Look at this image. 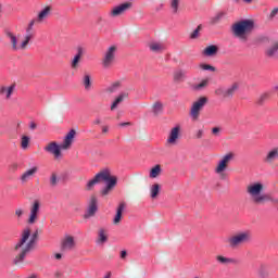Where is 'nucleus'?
Returning <instances> with one entry per match:
<instances>
[{"mask_svg":"<svg viewBox=\"0 0 278 278\" xmlns=\"http://www.w3.org/2000/svg\"><path fill=\"white\" fill-rule=\"evenodd\" d=\"M54 257H55V260H62V254L55 253V254H54Z\"/></svg>","mask_w":278,"mask_h":278,"instance_id":"13d9d810","label":"nucleus"},{"mask_svg":"<svg viewBox=\"0 0 278 278\" xmlns=\"http://www.w3.org/2000/svg\"><path fill=\"white\" fill-rule=\"evenodd\" d=\"M121 81H115L106 88V92H110L111 94L114 92H118V90H121Z\"/></svg>","mask_w":278,"mask_h":278,"instance_id":"2f4dec72","label":"nucleus"},{"mask_svg":"<svg viewBox=\"0 0 278 278\" xmlns=\"http://www.w3.org/2000/svg\"><path fill=\"white\" fill-rule=\"evenodd\" d=\"M51 14V7H46L43 10H41L37 15L38 23H45L49 18V15Z\"/></svg>","mask_w":278,"mask_h":278,"instance_id":"6ab92c4d","label":"nucleus"},{"mask_svg":"<svg viewBox=\"0 0 278 278\" xmlns=\"http://www.w3.org/2000/svg\"><path fill=\"white\" fill-rule=\"evenodd\" d=\"M233 153H227L226 155H224L215 168L216 175H223V173L227 170V166L229 165V162L233 160Z\"/></svg>","mask_w":278,"mask_h":278,"instance_id":"9b49d317","label":"nucleus"},{"mask_svg":"<svg viewBox=\"0 0 278 278\" xmlns=\"http://www.w3.org/2000/svg\"><path fill=\"white\" fill-rule=\"evenodd\" d=\"M276 14H278V7L273 9V11L269 14V18L271 20L275 18Z\"/></svg>","mask_w":278,"mask_h":278,"instance_id":"49530a36","label":"nucleus"},{"mask_svg":"<svg viewBox=\"0 0 278 278\" xmlns=\"http://www.w3.org/2000/svg\"><path fill=\"white\" fill-rule=\"evenodd\" d=\"M203 134H204V130H203V129L197 130L195 137L198 138V140H201V138H203Z\"/></svg>","mask_w":278,"mask_h":278,"instance_id":"a18cd8bd","label":"nucleus"},{"mask_svg":"<svg viewBox=\"0 0 278 278\" xmlns=\"http://www.w3.org/2000/svg\"><path fill=\"white\" fill-rule=\"evenodd\" d=\"M25 214V210H23V208H21V207H18V208H16L15 210V216L17 217V218H23V215Z\"/></svg>","mask_w":278,"mask_h":278,"instance_id":"37998d69","label":"nucleus"},{"mask_svg":"<svg viewBox=\"0 0 278 278\" xmlns=\"http://www.w3.org/2000/svg\"><path fill=\"white\" fill-rule=\"evenodd\" d=\"M200 68L202 71H211V73H214V71H216V67L207 64H200Z\"/></svg>","mask_w":278,"mask_h":278,"instance_id":"ea45409f","label":"nucleus"},{"mask_svg":"<svg viewBox=\"0 0 278 278\" xmlns=\"http://www.w3.org/2000/svg\"><path fill=\"white\" fill-rule=\"evenodd\" d=\"M110 277H112V273H109V274H106V275L104 276V278H110Z\"/></svg>","mask_w":278,"mask_h":278,"instance_id":"052dcab7","label":"nucleus"},{"mask_svg":"<svg viewBox=\"0 0 278 278\" xmlns=\"http://www.w3.org/2000/svg\"><path fill=\"white\" fill-rule=\"evenodd\" d=\"M179 3H181V0H169V8L172 10V14L179 13Z\"/></svg>","mask_w":278,"mask_h":278,"instance_id":"a878e982","label":"nucleus"},{"mask_svg":"<svg viewBox=\"0 0 278 278\" xmlns=\"http://www.w3.org/2000/svg\"><path fill=\"white\" fill-rule=\"evenodd\" d=\"M205 103H207V98L202 97L192 104L190 110V116L193 121H197L199 118V114H201V111L203 110V108H205Z\"/></svg>","mask_w":278,"mask_h":278,"instance_id":"9d476101","label":"nucleus"},{"mask_svg":"<svg viewBox=\"0 0 278 278\" xmlns=\"http://www.w3.org/2000/svg\"><path fill=\"white\" fill-rule=\"evenodd\" d=\"M216 261L218 262V264H236V258L226 257L223 255L216 256Z\"/></svg>","mask_w":278,"mask_h":278,"instance_id":"393cba45","label":"nucleus"},{"mask_svg":"<svg viewBox=\"0 0 278 278\" xmlns=\"http://www.w3.org/2000/svg\"><path fill=\"white\" fill-rule=\"evenodd\" d=\"M125 257H127V251L123 250V251L121 252V258H122V260H125Z\"/></svg>","mask_w":278,"mask_h":278,"instance_id":"5fc2aeb1","label":"nucleus"},{"mask_svg":"<svg viewBox=\"0 0 278 278\" xmlns=\"http://www.w3.org/2000/svg\"><path fill=\"white\" fill-rule=\"evenodd\" d=\"M101 181L106 184L105 188L101 191L102 197H108V194H110V190L116 188V184H118L116 176H112L110 169L104 168L87 182V190H92V188L96 187L97 184H101Z\"/></svg>","mask_w":278,"mask_h":278,"instance_id":"f03ea898","label":"nucleus"},{"mask_svg":"<svg viewBox=\"0 0 278 278\" xmlns=\"http://www.w3.org/2000/svg\"><path fill=\"white\" fill-rule=\"evenodd\" d=\"M278 157V149H274L269 151L265 157V162L270 163L274 162V160H277Z\"/></svg>","mask_w":278,"mask_h":278,"instance_id":"c756f323","label":"nucleus"},{"mask_svg":"<svg viewBox=\"0 0 278 278\" xmlns=\"http://www.w3.org/2000/svg\"><path fill=\"white\" fill-rule=\"evenodd\" d=\"M16 92V84H11L10 86H2L0 87V94L7 99V101H10L12 99V94Z\"/></svg>","mask_w":278,"mask_h":278,"instance_id":"2eb2a0df","label":"nucleus"},{"mask_svg":"<svg viewBox=\"0 0 278 278\" xmlns=\"http://www.w3.org/2000/svg\"><path fill=\"white\" fill-rule=\"evenodd\" d=\"M184 79H186V71L176 70L174 72V81H184Z\"/></svg>","mask_w":278,"mask_h":278,"instance_id":"cd10ccee","label":"nucleus"},{"mask_svg":"<svg viewBox=\"0 0 278 278\" xmlns=\"http://www.w3.org/2000/svg\"><path fill=\"white\" fill-rule=\"evenodd\" d=\"M179 138H181V126L176 125L169 130L166 142L167 144H177Z\"/></svg>","mask_w":278,"mask_h":278,"instance_id":"ddd939ff","label":"nucleus"},{"mask_svg":"<svg viewBox=\"0 0 278 278\" xmlns=\"http://www.w3.org/2000/svg\"><path fill=\"white\" fill-rule=\"evenodd\" d=\"M149 49L152 53H162V51L166 50V46L162 41H152L149 45Z\"/></svg>","mask_w":278,"mask_h":278,"instance_id":"f3484780","label":"nucleus"},{"mask_svg":"<svg viewBox=\"0 0 278 278\" xmlns=\"http://www.w3.org/2000/svg\"><path fill=\"white\" fill-rule=\"evenodd\" d=\"M118 48L116 46H110L103 53L102 66L103 68H112L116 60V51Z\"/></svg>","mask_w":278,"mask_h":278,"instance_id":"6e6552de","label":"nucleus"},{"mask_svg":"<svg viewBox=\"0 0 278 278\" xmlns=\"http://www.w3.org/2000/svg\"><path fill=\"white\" fill-rule=\"evenodd\" d=\"M36 23H39L37 17L33 18L29 23H28V27L26 28V36H30V40L31 38H34V33H33V29H34V25Z\"/></svg>","mask_w":278,"mask_h":278,"instance_id":"c85d7f7f","label":"nucleus"},{"mask_svg":"<svg viewBox=\"0 0 278 278\" xmlns=\"http://www.w3.org/2000/svg\"><path fill=\"white\" fill-rule=\"evenodd\" d=\"M36 127H37L36 123L31 122L30 125H29V128L31 130H34V129H36Z\"/></svg>","mask_w":278,"mask_h":278,"instance_id":"4d7b16f0","label":"nucleus"},{"mask_svg":"<svg viewBox=\"0 0 278 278\" xmlns=\"http://www.w3.org/2000/svg\"><path fill=\"white\" fill-rule=\"evenodd\" d=\"M76 134L77 132L75 131V129H71L65 136L63 143L58 144V142L52 141L45 147V151L53 155L54 160H62V150L66 151V149H71V146L73 144V139L75 138Z\"/></svg>","mask_w":278,"mask_h":278,"instance_id":"7ed1b4c3","label":"nucleus"},{"mask_svg":"<svg viewBox=\"0 0 278 278\" xmlns=\"http://www.w3.org/2000/svg\"><path fill=\"white\" fill-rule=\"evenodd\" d=\"M79 60H81V58L76 54L72 61V68H77V64H79Z\"/></svg>","mask_w":278,"mask_h":278,"instance_id":"79ce46f5","label":"nucleus"},{"mask_svg":"<svg viewBox=\"0 0 278 278\" xmlns=\"http://www.w3.org/2000/svg\"><path fill=\"white\" fill-rule=\"evenodd\" d=\"M5 36L11 45L12 51H25V49H27V46L31 41V36L25 35L24 40L18 42V37H16V35L10 30L5 31Z\"/></svg>","mask_w":278,"mask_h":278,"instance_id":"423d86ee","label":"nucleus"},{"mask_svg":"<svg viewBox=\"0 0 278 278\" xmlns=\"http://www.w3.org/2000/svg\"><path fill=\"white\" fill-rule=\"evenodd\" d=\"M21 147L23 151H26V149L29 148V137L28 136H23L21 139Z\"/></svg>","mask_w":278,"mask_h":278,"instance_id":"4c0bfd02","label":"nucleus"},{"mask_svg":"<svg viewBox=\"0 0 278 278\" xmlns=\"http://www.w3.org/2000/svg\"><path fill=\"white\" fill-rule=\"evenodd\" d=\"M83 85L85 87V90L90 91L92 90V80L90 79V75H85L83 78Z\"/></svg>","mask_w":278,"mask_h":278,"instance_id":"7c9ffc66","label":"nucleus"},{"mask_svg":"<svg viewBox=\"0 0 278 278\" xmlns=\"http://www.w3.org/2000/svg\"><path fill=\"white\" fill-rule=\"evenodd\" d=\"M36 173H38V166H33L29 169H27L26 172H24L21 176V182L22 184H27V181H29V179H31L33 177L36 176Z\"/></svg>","mask_w":278,"mask_h":278,"instance_id":"dca6fc26","label":"nucleus"},{"mask_svg":"<svg viewBox=\"0 0 278 278\" xmlns=\"http://www.w3.org/2000/svg\"><path fill=\"white\" fill-rule=\"evenodd\" d=\"M266 99H268V94H267V93H263V94L258 98V100H257L258 105H262V103H264V101H265Z\"/></svg>","mask_w":278,"mask_h":278,"instance_id":"c03bdc74","label":"nucleus"},{"mask_svg":"<svg viewBox=\"0 0 278 278\" xmlns=\"http://www.w3.org/2000/svg\"><path fill=\"white\" fill-rule=\"evenodd\" d=\"M267 201H270L271 203H274V205H277L278 203V199L277 198H270L268 197V200Z\"/></svg>","mask_w":278,"mask_h":278,"instance_id":"3c124183","label":"nucleus"},{"mask_svg":"<svg viewBox=\"0 0 278 278\" xmlns=\"http://www.w3.org/2000/svg\"><path fill=\"white\" fill-rule=\"evenodd\" d=\"M127 97H129V93L127 91L121 92L111 104V110H116V108H118V105H121V103H123V101H125Z\"/></svg>","mask_w":278,"mask_h":278,"instance_id":"a211bd4d","label":"nucleus"},{"mask_svg":"<svg viewBox=\"0 0 278 278\" xmlns=\"http://www.w3.org/2000/svg\"><path fill=\"white\" fill-rule=\"evenodd\" d=\"M125 202L119 203L115 217L113 219L114 225H117V223H121V218H123V212H125Z\"/></svg>","mask_w":278,"mask_h":278,"instance_id":"412c9836","label":"nucleus"},{"mask_svg":"<svg viewBox=\"0 0 278 278\" xmlns=\"http://www.w3.org/2000/svg\"><path fill=\"white\" fill-rule=\"evenodd\" d=\"M58 174L53 173L51 176H50V186H52V188H55V186H58Z\"/></svg>","mask_w":278,"mask_h":278,"instance_id":"58836bf2","label":"nucleus"},{"mask_svg":"<svg viewBox=\"0 0 278 278\" xmlns=\"http://www.w3.org/2000/svg\"><path fill=\"white\" fill-rule=\"evenodd\" d=\"M40 217V201L35 200L30 205V212L28 216V225H36L38 218Z\"/></svg>","mask_w":278,"mask_h":278,"instance_id":"1a4fd4ad","label":"nucleus"},{"mask_svg":"<svg viewBox=\"0 0 278 278\" xmlns=\"http://www.w3.org/2000/svg\"><path fill=\"white\" fill-rule=\"evenodd\" d=\"M226 242L228 243L229 249H240L242 244L251 242V231L245 230L236 233L235 236L229 237Z\"/></svg>","mask_w":278,"mask_h":278,"instance_id":"0eeeda50","label":"nucleus"},{"mask_svg":"<svg viewBox=\"0 0 278 278\" xmlns=\"http://www.w3.org/2000/svg\"><path fill=\"white\" fill-rule=\"evenodd\" d=\"M199 31H201V26H198L192 34L190 35L191 40H194L197 38H199Z\"/></svg>","mask_w":278,"mask_h":278,"instance_id":"a19ab883","label":"nucleus"},{"mask_svg":"<svg viewBox=\"0 0 278 278\" xmlns=\"http://www.w3.org/2000/svg\"><path fill=\"white\" fill-rule=\"evenodd\" d=\"M161 174H162V166L155 165L150 170V179H155V178L160 177Z\"/></svg>","mask_w":278,"mask_h":278,"instance_id":"b1692460","label":"nucleus"},{"mask_svg":"<svg viewBox=\"0 0 278 278\" xmlns=\"http://www.w3.org/2000/svg\"><path fill=\"white\" fill-rule=\"evenodd\" d=\"M93 125H101V117H97V118L93 121Z\"/></svg>","mask_w":278,"mask_h":278,"instance_id":"6e6d98bb","label":"nucleus"},{"mask_svg":"<svg viewBox=\"0 0 278 278\" xmlns=\"http://www.w3.org/2000/svg\"><path fill=\"white\" fill-rule=\"evenodd\" d=\"M223 18V13H218L216 16L213 17V23H218Z\"/></svg>","mask_w":278,"mask_h":278,"instance_id":"de8ad7c7","label":"nucleus"},{"mask_svg":"<svg viewBox=\"0 0 278 278\" xmlns=\"http://www.w3.org/2000/svg\"><path fill=\"white\" fill-rule=\"evenodd\" d=\"M264 185L262 182H254L247 188V192L252 199L253 203L260 205L268 201V195L263 193Z\"/></svg>","mask_w":278,"mask_h":278,"instance_id":"39448f33","label":"nucleus"},{"mask_svg":"<svg viewBox=\"0 0 278 278\" xmlns=\"http://www.w3.org/2000/svg\"><path fill=\"white\" fill-rule=\"evenodd\" d=\"M210 84V78L203 79L201 83L193 86V90H203V88H207Z\"/></svg>","mask_w":278,"mask_h":278,"instance_id":"f704fd0d","label":"nucleus"},{"mask_svg":"<svg viewBox=\"0 0 278 278\" xmlns=\"http://www.w3.org/2000/svg\"><path fill=\"white\" fill-rule=\"evenodd\" d=\"M97 212H99V206L97 204V198L92 197L89 201V206L87 207L84 218H92V216H94V214H97Z\"/></svg>","mask_w":278,"mask_h":278,"instance_id":"4468645a","label":"nucleus"},{"mask_svg":"<svg viewBox=\"0 0 278 278\" xmlns=\"http://www.w3.org/2000/svg\"><path fill=\"white\" fill-rule=\"evenodd\" d=\"M218 53V47L216 46H208L204 49L203 54L206 55V58H212L213 55H216Z\"/></svg>","mask_w":278,"mask_h":278,"instance_id":"4be33fe9","label":"nucleus"},{"mask_svg":"<svg viewBox=\"0 0 278 278\" xmlns=\"http://www.w3.org/2000/svg\"><path fill=\"white\" fill-rule=\"evenodd\" d=\"M150 192H151V199H156L157 194H160V186L157 184H154L151 187Z\"/></svg>","mask_w":278,"mask_h":278,"instance_id":"c9c22d12","label":"nucleus"},{"mask_svg":"<svg viewBox=\"0 0 278 278\" xmlns=\"http://www.w3.org/2000/svg\"><path fill=\"white\" fill-rule=\"evenodd\" d=\"M110 131V127L102 126V134H108Z\"/></svg>","mask_w":278,"mask_h":278,"instance_id":"864d4df0","label":"nucleus"},{"mask_svg":"<svg viewBox=\"0 0 278 278\" xmlns=\"http://www.w3.org/2000/svg\"><path fill=\"white\" fill-rule=\"evenodd\" d=\"M75 247V238L71 236H66L65 239L62 242V249L65 251H71Z\"/></svg>","mask_w":278,"mask_h":278,"instance_id":"aec40b11","label":"nucleus"},{"mask_svg":"<svg viewBox=\"0 0 278 278\" xmlns=\"http://www.w3.org/2000/svg\"><path fill=\"white\" fill-rule=\"evenodd\" d=\"M76 55H79V58H81V55H84V48L78 47Z\"/></svg>","mask_w":278,"mask_h":278,"instance_id":"8fccbe9b","label":"nucleus"},{"mask_svg":"<svg viewBox=\"0 0 278 278\" xmlns=\"http://www.w3.org/2000/svg\"><path fill=\"white\" fill-rule=\"evenodd\" d=\"M267 58H277L278 55V43H275L266 50Z\"/></svg>","mask_w":278,"mask_h":278,"instance_id":"bb28decb","label":"nucleus"},{"mask_svg":"<svg viewBox=\"0 0 278 278\" xmlns=\"http://www.w3.org/2000/svg\"><path fill=\"white\" fill-rule=\"evenodd\" d=\"M131 124L129 122H124L119 124V127H129Z\"/></svg>","mask_w":278,"mask_h":278,"instance_id":"603ef678","label":"nucleus"},{"mask_svg":"<svg viewBox=\"0 0 278 278\" xmlns=\"http://www.w3.org/2000/svg\"><path fill=\"white\" fill-rule=\"evenodd\" d=\"M243 3H253V0H243Z\"/></svg>","mask_w":278,"mask_h":278,"instance_id":"bf43d9fd","label":"nucleus"},{"mask_svg":"<svg viewBox=\"0 0 278 278\" xmlns=\"http://www.w3.org/2000/svg\"><path fill=\"white\" fill-rule=\"evenodd\" d=\"M38 241V230L31 233V229L25 228L22 231L21 240L15 244L13 255H15L13 260V264H23L25 257L34 247H36V242Z\"/></svg>","mask_w":278,"mask_h":278,"instance_id":"f257e3e1","label":"nucleus"},{"mask_svg":"<svg viewBox=\"0 0 278 278\" xmlns=\"http://www.w3.org/2000/svg\"><path fill=\"white\" fill-rule=\"evenodd\" d=\"M108 242V235L105 233V229L101 228L98 232L97 244H105Z\"/></svg>","mask_w":278,"mask_h":278,"instance_id":"5701e85b","label":"nucleus"},{"mask_svg":"<svg viewBox=\"0 0 278 278\" xmlns=\"http://www.w3.org/2000/svg\"><path fill=\"white\" fill-rule=\"evenodd\" d=\"M101 21H103V17L98 18V23H101Z\"/></svg>","mask_w":278,"mask_h":278,"instance_id":"680f3d73","label":"nucleus"},{"mask_svg":"<svg viewBox=\"0 0 278 278\" xmlns=\"http://www.w3.org/2000/svg\"><path fill=\"white\" fill-rule=\"evenodd\" d=\"M164 110V105L162 102H155L152 106V112L157 116L159 114H162V111Z\"/></svg>","mask_w":278,"mask_h":278,"instance_id":"72a5a7b5","label":"nucleus"},{"mask_svg":"<svg viewBox=\"0 0 278 278\" xmlns=\"http://www.w3.org/2000/svg\"><path fill=\"white\" fill-rule=\"evenodd\" d=\"M216 97H223L224 99H227V91L225 87H217L215 89Z\"/></svg>","mask_w":278,"mask_h":278,"instance_id":"e433bc0d","label":"nucleus"},{"mask_svg":"<svg viewBox=\"0 0 278 278\" xmlns=\"http://www.w3.org/2000/svg\"><path fill=\"white\" fill-rule=\"evenodd\" d=\"M237 90H238V84H233L230 87L226 88V99L233 97Z\"/></svg>","mask_w":278,"mask_h":278,"instance_id":"473e14b6","label":"nucleus"},{"mask_svg":"<svg viewBox=\"0 0 278 278\" xmlns=\"http://www.w3.org/2000/svg\"><path fill=\"white\" fill-rule=\"evenodd\" d=\"M260 277H264V276L262 275V271L260 273Z\"/></svg>","mask_w":278,"mask_h":278,"instance_id":"e2e57ef3","label":"nucleus"},{"mask_svg":"<svg viewBox=\"0 0 278 278\" xmlns=\"http://www.w3.org/2000/svg\"><path fill=\"white\" fill-rule=\"evenodd\" d=\"M253 29H255V23L253 20H241L235 23L231 27L233 36L241 40H247V37L251 31H253Z\"/></svg>","mask_w":278,"mask_h":278,"instance_id":"20e7f679","label":"nucleus"},{"mask_svg":"<svg viewBox=\"0 0 278 278\" xmlns=\"http://www.w3.org/2000/svg\"><path fill=\"white\" fill-rule=\"evenodd\" d=\"M131 8H134V3L131 2L121 3L119 5H116L111 10L110 15L113 17L122 16V14H125V12H129Z\"/></svg>","mask_w":278,"mask_h":278,"instance_id":"f8f14e48","label":"nucleus"},{"mask_svg":"<svg viewBox=\"0 0 278 278\" xmlns=\"http://www.w3.org/2000/svg\"><path fill=\"white\" fill-rule=\"evenodd\" d=\"M212 134H213L214 136H218V134H220V128L214 127V128L212 129Z\"/></svg>","mask_w":278,"mask_h":278,"instance_id":"09e8293b","label":"nucleus"}]
</instances>
